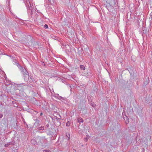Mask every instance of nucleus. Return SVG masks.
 <instances>
[{
    "instance_id": "f257e3e1",
    "label": "nucleus",
    "mask_w": 152,
    "mask_h": 152,
    "mask_svg": "<svg viewBox=\"0 0 152 152\" xmlns=\"http://www.w3.org/2000/svg\"><path fill=\"white\" fill-rule=\"evenodd\" d=\"M27 9V12L28 14V16L29 18H33L32 15V10L28 5H26Z\"/></svg>"
},
{
    "instance_id": "f03ea898",
    "label": "nucleus",
    "mask_w": 152,
    "mask_h": 152,
    "mask_svg": "<svg viewBox=\"0 0 152 152\" xmlns=\"http://www.w3.org/2000/svg\"><path fill=\"white\" fill-rule=\"evenodd\" d=\"M106 2L110 6H113L116 4V0H107Z\"/></svg>"
},
{
    "instance_id": "7ed1b4c3",
    "label": "nucleus",
    "mask_w": 152,
    "mask_h": 152,
    "mask_svg": "<svg viewBox=\"0 0 152 152\" xmlns=\"http://www.w3.org/2000/svg\"><path fill=\"white\" fill-rule=\"evenodd\" d=\"M21 70V72L24 76L28 74V72L25 69L23 68V67H22V69Z\"/></svg>"
},
{
    "instance_id": "20e7f679",
    "label": "nucleus",
    "mask_w": 152,
    "mask_h": 152,
    "mask_svg": "<svg viewBox=\"0 0 152 152\" xmlns=\"http://www.w3.org/2000/svg\"><path fill=\"white\" fill-rule=\"evenodd\" d=\"M56 95L58 96V97L57 98L62 101H63L65 100V98L63 97H61V96H59L58 94H57Z\"/></svg>"
},
{
    "instance_id": "39448f33",
    "label": "nucleus",
    "mask_w": 152,
    "mask_h": 152,
    "mask_svg": "<svg viewBox=\"0 0 152 152\" xmlns=\"http://www.w3.org/2000/svg\"><path fill=\"white\" fill-rule=\"evenodd\" d=\"M29 75H28H28H24V80L25 81H27L28 80H29Z\"/></svg>"
},
{
    "instance_id": "423d86ee",
    "label": "nucleus",
    "mask_w": 152,
    "mask_h": 152,
    "mask_svg": "<svg viewBox=\"0 0 152 152\" xmlns=\"http://www.w3.org/2000/svg\"><path fill=\"white\" fill-rule=\"evenodd\" d=\"M39 121L38 119H36L35 120V122L34 124V126H37L39 125L40 124Z\"/></svg>"
},
{
    "instance_id": "0eeeda50",
    "label": "nucleus",
    "mask_w": 152,
    "mask_h": 152,
    "mask_svg": "<svg viewBox=\"0 0 152 152\" xmlns=\"http://www.w3.org/2000/svg\"><path fill=\"white\" fill-rule=\"evenodd\" d=\"M77 122L78 123H83V119L80 117H78L77 119Z\"/></svg>"
},
{
    "instance_id": "6e6552de",
    "label": "nucleus",
    "mask_w": 152,
    "mask_h": 152,
    "mask_svg": "<svg viewBox=\"0 0 152 152\" xmlns=\"http://www.w3.org/2000/svg\"><path fill=\"white\" fill-rule=\"evenodd\" d=\"M123 118L125 121V122L126 124H128L129 123V118L125 116V117H124Z\"/></svg>"
},
{
    "instance_id": "1a4fd4ad",
    "label": "nucleus",
    "mask_w": 152,
    "mask_h": 152,
    "mask_svg": "<svg viewBox=\"0 0 152 152\" xmlns=\"http://www.w3.org/2000/svg\"><path fill=\"white\" fill-rule=\"evenodd\" d=\"M12 144L13 145L14 144H12V142H10L5 144L4 145V146L5 147H8L9 145Z\"/></svg>"
},
{
    "instance_id": "9d476101",
    "label": "nucleus",
    "mask_w": 152,
    "mask_h": 152,
    "mask_svg": "<svg viewBox=\"0 0 152 152\" xmlns=\"http://www.w3.org/2000/svg\"><path fill=\"white\" fill-rule=\"evenodd\" d=\"M80 68L81 70H85V67L83 65H80Z\"/></svg>"
},
{
    "instance_id": "9b49d317",
    "label": "nucleus",
    "mask_w": 152,
    "mask_h": 152,
    "mask_svg": "<svg viewBox=\"0 0 152 152\" xmlns=\"http://www.w3.org/2000/svg\"><path fill=\"white\" fill-rule=\"evenodd\" d=\"M37 129L39 130H43L44 129V126H41L38 127Z\"/></svg>"
},
{
    "instance_id": "f8f14e48",
    "label": "nucleus",
    "mask_w": 152,
    "mask_h": 152,
    "mask_svg": "<svg viewBox=\"0 0 152 152\" xmlns=\"http://www.w3.org/2000/svg\"><path fill=\"white\" fill-rule=\"evenodd\" d=\"M31 143L34 145H35V143H36L35 140H32L31 141Z\"/></svg>"
},
{
    "instance_id": "ddd939ff",
    "label": "nucleus",
    "mask_w": 152,
    "mask_h": 152,
    "mask_svg": "<svg viewBox=\"0 0 152 152\" xmlns=\"http://www.w3.org/2000/svg\"><path fill=\"white\" fill-rule=\"evenodd\" d=\"M30 79H31V80L30 79L29 80V81L31 82H35L34 80V78H32L31 77H30Z\"/></svg>"
},
{
    "instance_id": "4468645a",
    "label": "nucleus",
    "mask_w": 152,
    "mask_h": 152,
    "mask_svg": "<svg viewBox=\"0 0 152 152\" xmlns=\"http://www.w3.org/2000/svg\"><path fill=\"white\" fill-rule=\"evenodd\" d=\"M70 125V123L69 121H68L66 124V126H69Z\"/></svg>"
},
{
    "instance_id": "2eb2a0df",
    "label": "nucleus",
    "mask_w": 152,
    "mask_h": 152,
    "mask_svg": "<svg viewBox=\"0 0 152 152\" xmlns=\"http://www.w3.org/2000/svg\"><path fill=\"white\" fill-rule=\"evenodd\" d=\"M44 28L45 29L48 28V25L46 24H45L44 26Z\"/></svg>"
},
{
    "instance_id": "dca6fc26",
    "label": "nucleus",
    "mask_w": 152,
    "mask_h": 152,
    "mask_svg": "<svg viewBox=\"0 0 152 152\" xmlns=\"http://www.w3.org/2000/svg\"><path fill=\"white\" fill-rule=\"evenodd\" d=\"M66 136L68 138V140H69L70 138V134H66Z\"/></svg>"
},
{
    "instance_id": "f3484780",
    "label": "nucleus",
    "mask_w": 152,
    "mask_h": 152,
    "mask_svg": "<svg viewBox=\"0 0 152 152\" xmlns=\"http://www.w3.org/2000/svg\"><path fill=\"white\" fill-rule=\"evenodd\" d=\"M87 99L89 102L91 101V97L90 96L88 97Z\"/></svg>"
},
{
    "instance_id": "a211bd4d",
    "label": "nucleus",
    "mask_w": 152,
    "mask_h": 152,
    "mask_svg": "<svg viewBox=\"0 0 152 152\" xmlns=\"http://www.w3.org/2000/svg\"><path fill=\"white\" fill-rule=\"evenodd\" d=\"M88 140V139L87 137L85 138H84V140L86 142H87Z\"/></svg>"
},
{
    "instance_id": "6ab92c4d",
    "label": "nucleus",
    "mask_w": 152,
    "mask_h": 152,
    "mask_svg": "<svg viewBox=\"0 0 152 152\" xmlns=\"http://www.w3.org/2000/svg\"><path fill=\"white\" fill-rule=\"evenodd\" d=\"M3 116V115L2 114H0V118H2Z\"/></svg>"
},
{
    "instance_id": "aec40b11",
    "label": "nucleus",
    "mask_w": 152,
    "mask_h": 152,
    "mask_svg": "<svg viewBox=\"0 0 152 152\" xmlns=\"http://www.w3.org/2000/svg\"><path fill=\"white\" fill-rule=\"evenodd\" d=\"M50 151L49 150H44V152H49V151Z\"/></svg>"
},
{
    "instance_id": "412c9836",
    "label": "nucleus",
    "mask_w": 152,
    "mask_h": 152,
    "mask_svg": "<svg viewBox=\"0 0 152 152\" xmlns=\"http://www.w3.org/2000/svg\"><path fill=\"white\" fill-rule=\"evenodd\" d=\"M10 57L12 58V59H14L15 58L13 56H10Z\"/></svg>"
},
{
    "instance_id": "4be33fe9",
    "label": "nucleus",
    "mask_w": 152,
    "mask_h": 152,
    "mask_svg": "<svg viewBox=\"0 0 152 152\" xmlns=\"http://www.w3.org/2000/svg\"><path fill=\"white\" fill-rule=\"evenodd\" d=\"M46 126L47 127H49V124H47V125H46Z\"/></svg>"
},
{
    "instance_id": "5701e85b",
    "label": "nucleus",
    "mask_w": 152,
    "mask_h": 152,
    "mask_svg": "<svg viewBox=\"0 0 152 152\" xmlns=\"http://www.w3.org/2000/svg\"><path fill=\"white\" fill-rule=\"evenodd\" d=\"M150 16L152 17V11L151 12V13H150Z\"/></svg>"
},
{
    "instance_id": "b1692460",
    "label": "nucleus",
    "mask_w": 152,
    "mask_h": 152,
    "mask_svg": "<svg viewBox=\"0 0 152 152\" xmlns=\"http://www.w3.org/2000/svg\"><path fill=\"white\" fill-rule=\"evenodd\" d=\"M58 124L59 125H60L61 124V123L59 121H58Z\"/></svg>"
},
{
    "instance_id": "393cba45",
    "label": "nucleus",
    "mask_w": 152,
    "mask_h": 152,
    "mask_svg": "<svg viewBox=\"0 0 152 152\" xmlns=\"http://www.w3.org/2000/svg\"><path fill=\"white\" fill-rule=\"evenodd\" d=\"M48 1L49 2H50L51 1V0H48Z\"/></svg>"
},
{
    "instance_id": "a878e982",
    "label": "nucleus",
    "mask_w": 152,
    "mask_h": 152,
    "mask_svg": "<svg viewBox=\"0 0 152 152\" xmlns=\"http://www.w3.org/2000/svg\"><path fill=\"white\" fill-rule=\"evenodd\" d=\"M42 113H41V114H40L41 115H42Z\"/></svg>"
}]
</instances>
